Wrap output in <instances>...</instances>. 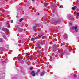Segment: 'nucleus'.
Instances as JSON below:
<instances>
[{"instance_id": "8", "label": "nucleus", "mask_w": 79, "mask_h": 79, "mask_svg": "<svg viewBox=\"0 0 79 79\" xmlns=\"http://www.w3.org/2000/svg\"><path fill=\"white\" fill-rule=\"evenodd\" d=\"M44 6H45V7H47V6L48 5V4L47 3L45 2L44 3Z\"/></svg>"}, {"instance_id": "13", "label": "nucleus", "mask_w": 79, "mask_h": 79, "mask_svg": "<svg viewBox=\"0 0 79 79\" xmlns=\"http://www.w3.org/2000/svg\"><path fill=\"white\" fill-rule=\"evenodd\" d=\"M0 42H3V40H2V39L0 38Z\"/></svg>"}, {"instance_id": "10", "label": "nucleus", "mask_w": 79, "mask_h": 79, "mask_svg": "<svg viewBox=\"0 0 79 79\" xmlns=\"http://www.w3.org/2000/svg\"><path fill=\"white\" fill-rule=\"evenodd\" d=\"M23 19H24L23 18H21L19 20V22H21V21H23Z\"/></svg>"}, {"instance_id": "11", "label": "nucleus", "mask_w": 79, "mask_h": 79, "mask_svg": "<svg viewBox=\"0 0 79 79\" xmlns=\"http://www.w3.org/2000/svg\"><path fill=\"white\" fill-rule=\"evenodd\" d=\"M40 44H41V45H43L44 44V43H43V41H42L41 42H40Z\"/></svg>"}, {"instance_id": "25", "label": "nucleus", "mask_w": 79, "mask_h": 79, "mask_svg": "<svg viewBox=\"0 0 79 79\" xmlns=\"http://www.w3.org/2000/svg\"><path fill=\"white\" fill-rule=\"evenodd\" d=\"M59 8H61V6H60L59 7Z\"/></svg>"}, {"instance_id": "20", "label": "nucleus", "mask_w": 79, "mask_h": 79, "mask_svg": "<svg viewBox=\"0 0 79 79\" xmlns=\"http://www.w3.org/2000/svg\"><path fill=\"white\" fill-rule=\"evenodd\" d=\"M38 37H36L35 38V39H38Z\"/></svg>"}, {"instance_id": "21", "label": "nucleus", "mask_w": 79, "mask_h": 79, "mask_svg": "<svg viewBox=\"0 0 79 79\" xmlns=\"http://www.w3.org/2000/svg\"><path fill=\"white\" fill-rule=\"evenodd\" d=\"M20 30H21V31H20L21 32H22V31H23V29H20Z\"/></svg>"}, {"instance_id": "30", "label": "nucleus", "mask_w": 79, "mask_h": 79, "mask_svg": "<svg viewBox=\"0 0 79 79\" xmlns=\"http://www.w3.org/2000/svg\"><path fill=\"white\" fill-rule=\"evenodd\" d=\"M38 15H39V13H38Z\"/></svg>"}, {"instance_id": "6", "label": "nucleus", "mask_w": 79, "mask_h": 79, "mask_svg": "<svg viewBox=\"0 0 79 79\" xmlns=\"http://www.w3.org/2000/svg\"><path fill=\"white\" fill-rule=\"evenodd\" d=\"M37 26H34L33 27V29L34 31H36L37 30Z\"/></svg>"}, {"instance_id": "26", "label": "nucleus", "mask_w": 79, "mask_h": 79, "mask_svg": "<svg viewBox=\"0 0 79 79\" xmlns=\"http://www.w3.org/2000/svg\"><path fill=\"white\" fill-rule=\"evenodd\" d=\"M26 55H28V53H26Z\"/></svg>"}, {"instance_id": "24", "label": "nucleus", "mask_w": 79, "mask_h": 79, "mask_svg": "<svg viewBox=\"0 0 79 79\" xmlns=\"http://www.w3.org/2000/svg\"><path fill=\"white\" fill-rule=\"evenodd\" d=\"M24 23H23L22 24V26H24Z\"/></svg>"}, {"instance_id": "5", "label": "nucleus", "mask_w": 79, "mask_h": 79, "mask_svg": "<svg viewBox=\"0 0 79 79\" xmlns=\"http://www.w3.org/2000/svg\"><path fill=\"white\" fill-rule=\"evenodd\" d=\"M44 74H45V72H42L40 74V76H43L44 75Z\"/></svg>"}, {"instance_id": "16", "label": "nucleus", "mask_w": 79, "mask_h": 79, "mask_svg": "<svg viewBox=\"0 0 79 79\" xmlns=\"http://www.w3.org/2000/svg\"><path fill=\"white\" fill-rule=\"evenodd\" d=\"M73 76H74V77H77V75H76V74H74V75H73Z\"/></svg>"}, {"instance_id": "7", "label": "nucleus", "mask_w": 79, "mask_h": 79, "mask_svg": "<svg viewBox=\"0 0 79 79\" xmlns=\"http://www.w3.org/2000/svg\"><path fill=\"white\" fill-rule=\"evenodd\" d=\"M76 8H77V7H76V6H74L73 7H72V9L73 10V11H74L76 10Z\"/></svg>"}, {"instance_id": "34", "label": "nucleus", "mask_w": 79, "mask_h": 79, "mask_svg": "<svg viewBox=\"0 0 79 79\" xmlns=\"http://www.w3.org/2000/svg\"><path fill=\"white\" fill-rule=\"evenodd\" d=\"M52 24H53V23H52Z\"/></svg>"}, {"instance_id": "9", "label": "nucleus", "mask_w": 79, "mask_h": 79, "mask_svg": "<svg viewBox=\"0 0 79 79\" xmlns=\"http://www.w3.org/2000/svg\"><path fill=\"white\" fill-rule=\"evenodd\" d=\"M44 35V34L43 33H40L39 35V36L40 37H42V36H43Z\"/></svg>"}, {"instance_id": "4", "label": "nucleus", "mask_w": 79, "mask_h": 79, "mask_svg": "<svg viewBox=\"0 0 79 79\" xmlns=\"http://www.w3.org/2000/svg\"><path fill=\"white\" fill-rule=\"evenodd\" d=\"M64 39H67V38H68V35L67 34H65L64 35Z\"/></svg>"}, {"instance_id": "15", "label": "nucleus", "mask_w": 79, "mask_h": 79, "mask_svg": "<svg viewBox=\"0 0 79 79\" xmlns=\"http://www.w3.org/2000/svg\"><path fill=\"white\" fill-rule=\"evenodd\" d=\"M3 37L5 39H6V36L4 35L3 36Z\"/></svg>"}, {"instance_id": "23", "label": "nucleus", "mask_w": 79, "mask_h": 79, "mask_svg": "<svg viewBox=\"0 0 79 79\" xmlns=\"http://www.w3.org/2000/svg\"><path fill=\"white\" fill-rule=\"evenodd\" d=\"M40 46H39L38 47V48H40Z\"/></svg>"}, {"instance_id": "19", "label": "nucleus", "mask_w": 79, "mask_h": 79, "mask_svg": "<svg viewBox=\"0 0 79 79\" xmlns=\"http://www.w3.org/2000/svg\"><path fill=\"white\" fill-rule=\"evenodd\" d=\"M38 73H39L40 72V69H39L38 71H37V72Z\"/></svg>"}, {"instance_id": "2", "label": "nucleus", "mask_w": 79, "mask_h": 79, "mask_svg": "<svg viewBox=\"0 0 79 79\" xmlns=\"http://www.w3.org/2000/svg\"><path fill=\"white\" fill-rule=\"evenodd\" d=\"M31 74L32 76H33L34 77L35 76V71H32L31 73Z\"/></svg>"}, {"instance_id": "14", "label": "nucleus", "mask_w": 79, "mask_h": 79, "mask_svg": "<svg viewBox=\"0 0 79 79\" xmlns=\"http://www.w3.org/2000/svg\"><path fill=\"white\" fill-rule=\"evenodd\" d=\"M35 40V38H32L31 39V40H32V41H33L34 40Z\"/></svg>"}, {"instance_id": "28", "label": "nucleus", "mask_w": 79, "mask_h": 79, "mask_svg": "<svg viewBox=\"0 0 79 79\" xmlns=\"http://www.w3.org/2000/svg\"><path fill=\"white\" fill-rule=\"evenodd\" d=\"M77 5H79V3H77Z\"/></svg>"}, {"instance_id": "3", "label": "nucleus", "mask_w": 79, "mask_h": 79, "mask_svg": "<svg viewBox=\"0 0 79 79\" xmlns=\"http://www.w3.org/2000/svg\"><path fill=\"white\" fill-rule=\"evenodd\" d=\"M2 31H4L5 32L6 31H8V29L6 28L3 27L2 28Z\"/></svg>"}, {"instance_id": "22", "label": "nucleus", "mask_w": 79, "mask_h": 79, "mask_svg": "<svg viewBox=\"0 0 79 79\" xmlns=\"http://www.w3.org/2000/svg\"><path fill=\"white\" fill-rule=\"evenodd\" d=\"M28 57H29V58H30V59L31 58V56H28Z\"/></svg>"}, {"instance_id": "17", "label": "nucleus", "mask_w": 79, "mask_h": 79, "mask_svg": "<svg viewBox=\"0 0 79 79\" xmlns=\"http://www.w3.org/2000/svg\"><path fill=\"white\" fill-rule=\"evenodd\" d=\"M73 24V23L72 22H70L69 23V25H72Z\"/></svg>"}, {"instance_id": "27", "label": "nucleus", "mask_w": 79, "mask_h": 79, "mask_svg": "<svg viewBox=\"0 0 79 79\" xmlns=\"http://www.w3.org/2000/svg\"><path fill=\"white\" fill-rule=\"evenodd\" d=\"M35 0H32V1L33 2H34Z\"/></svg>"}, {"instance_id": "29", "label": "nucleus", "mask_w": 79, "mask_h": 79, "mask_svg": "<svg viewBox=\"0 0 79 79\" xmlns=\"http://www.w3.org/2000/svg\"><path fill=\"white\" fill-rule=\"evenodd\" d=\"M27 64V65H29V64Z\"/></svg>"}, {"instance_id": "32", "label": "nucleus", "mask_w": 79, "mask_h": 79, "mask_svg": "<svg viewBox=\"0 0 79 79\" xmlns=\"http://www.w3.org/2000/svg\"><path fill=\"white\" fill-rule=\"evenodd\" d=\"M3 63V62H2V63Z\"/></svg>"}, {"instance_id": "18", "label": "nucleus", "mask_w": 79, "mask_h": 79, "mask_svg": "<svg viewBox=\"0 0 79 79\" xmlns=\"http://www.w3.org/2000/svg\"><path fill=\"white\" fill-rule=\"evenodd\" d=\"M39 72H36V75H38V74H39Z\"/></svg>"}, {"instance_id": "12", "label": "nucleus", "mask_w": 79, "mask_h": 79, "mask_svg": "<svg viewBox=\"0 0 79 79\" xmlns=\"http://www.w3.org/2000/svg\"><path fill=\"white\" fill-rule=\"evenodd\" d=\"M33 69V67H31L30 69V71H32V70Z\"/></svg>"}, {"instance_id": "1", "label": "nucleus", "mask_w": 79, "mask_h": 79, "mask_svg": "<svg viewBox=\"0 0 79 79\" xmlns=\"http://www.w3.org/2000/svg\"><path fill=\"white\" fill-rule=\"evenodd\" d=\"M72 29H75V31L77 32L78 30L77 27V26L72 27Z\"/></svg>"}, {"instance_id": "31", "label": "nucleus", "mask_w": 79, "mask_h": 79, "mask_svg": "<svg viewBox=\"0 0 79 79\" xmlns=\"http://www.w3.org/2000/svg\"><path fill=\"white\" fill-rule=\"evenodd\" d=\"M1 29V28H0V29Z\"/></svg>"}, {"instance_id": "33", "label": "nucleus", "mask_w": 79, "mask_h": 79, "mask_svg": "<svg viewBox=\"0 0 79 79\" xmlns=\"http://www.w3.org/2000/svg\"><path fill=\"white\" fill-rule=\"evenodd\" d=\"M60 56H61V55H60Z\"/></svg>"}]
</instances>
